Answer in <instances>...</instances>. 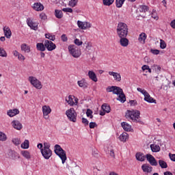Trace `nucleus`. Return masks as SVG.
<instances>
[{"label":"nucleus","mask_w":175,"mask_h":175,"mask_svg":"<svg viewBox=\"0 0 175 175\" xmlns=\"http://www.w3.org/2000/svg\"><path fill=\"white\" fill-rule=\"evenodd\" d=\"M107 92H113V94L116 95H119L117 100H119L120 102H121V103H124V102L126 100V98H125V94L120 87L109 86L107 88Z\"/></svg>","instance_id":"nucleus-1"},{"label":"nucleus","mask_w":175,"mask_h":175,"mask_svg":"<svg viewBox=\"0 0 175 175\" xmlns=\"http://www.w3.org/2000/svg\"><path fill=\"white\" fill-rule=\"evenodd\" d=\"M117 33L119 38H126L128 36V25L124 23H120L117 27Z\"/></svg>","instance_id":"nucleus-2"},{"label":"nucleus","mask_w":175,"mask_h":175,"mask_svg":"<svg viewBox=\"0 0 175 175\" xmlns=\"http://www.w3.org/2000/svg\"><path fill=\"white\" fill-rule=\"evenodd\" d=\"M54 151H55V154H56V155H57L60 159L62 160V163H65V162H66V152H65V150H64V149H62V148H61V146L56 144L54 146Z\"/></svg>","instance_id":"nucleus-3"},{"label":"nucleus","mask_w":175,"mask_h":175,"mask_svg":"<svg viewBox=\"0 0 175 175\" xmlns=\"http://www.w3.org/2000/svg\"><path fill=\"white\" fill-rule=\"evenodd\" d=\"M41 154L44 159H49L53 156V150L50 149V144L44 143L43 148L41 149Z\"/></svg>","instance_id":"nucleus-4"},{"label":"nucleus","mask_w":175,"mask_h":175,"mask_svg":"<svg viewBox=\"0 0 175 175\" xmlns=\"http://www.w3.org/2000/svg\"><path fill=\"white\" fill-rule=\"evenodd\" d=\"M140 117V111L137 110L127 111L126 113V118H130L133 122H139V118Z\"/></svg>","instance_id":"nucleus-5"},{"label":"nucleus","mask_w":175,"mask_h":175,"mask_svg":"<svg viewBox=\"0 0 175 175\" xmlns=\"http://www.w3.org/2000/svg\"><path fill=\"white\" fill-rule=\"evenodd\" d=\"M68 51L74 58H79L81 55V51L75 44L68 46Z\"/></svg>","instance_id":"nucleus-6"},{"label":"nucleus","mask_w":175,"mask_h":175,"mask_svg":"<svg viewBox=\"0 0 175 175\" xmlns=\"http://www.w3.org/2000/svg\"><path fill=\"white\" fill-rule=\"evenodd\" d=\"M66 115L67 118L71 122H77V113L75 110V108H70L66 111Z\"/></svg>","instance_id":"nucleus-7"},{"label":"nucleus","mask_w":175,"mask_h":175,"mask_svg":"<svg viewBox=\"0 0 175 175\" xmlns=\"http://www.w3.org/2000/svg\"><path fill=\"white\" fill-rule=\"evenodd\" d=\"M29 83L31 84L33 87H35L37 90H42L43 88V85H42V82L39 81L36 77H29L28 79Z\"/></svg>","instance_id":"nucleus-8"},{"label":"nucleus","mask_w":175,"mask_h":175,"mask_svg":"<svg viewBox=\"0 0 175 175\" xmlns=\"http://www.w3.org/2000/svg\"><path fill=\"white\" fill-rule=\"evenodd\" d=\"M44 46L48 50V51H53V50H55L57 48V46H55V44H54L53 42L46 40L44 41Z\"/></svg>","instance_id":"nucleus-9"},{"label":"nucleus","mask_w":175,"mask_h":175,"mask_svg":"<svg viewBox=\"0 0 175 175\" xmlns=\"http://www.w3.org/2000/svg\"><path fill=\"white\" fill-rule=\"evenodd\" d=\"M146 160L148 161V162H149L151 166H158V162H157L155 157H154V156H152V154H146Z\"/></svg>","instance_id":"nucleus-10"},{"label":"nucleus","mask_w":175,"mask_h":175,"mask_svg":"<svg viewBox=\"0 0 175 175\" xmlns=\"http://www.w3.org/2000/svg\"><path fill=\"white\" fill-rule=\"evenodd\" d=\"M42 113L44 116V118L45 120H49V115L51 113V108L49 105H44L42 107Z\"/></svg>","instance_id":"nucleus-11"},{"label":"nucleus","mask_w":175,"mask_h":175,"mask_svg":"<svg viewBox=\"0 0 175 175\" xmlns=\"http://www.w3.org/2000/svg\"><path fill=\"white\" fill-rule=\"evenodd\" d=\"M77 25L80 29H87V28H91V23L88 22H83L81 21H77Z\"/></svg>","instance_id":"nucleus-12"},{"label":"nucleus","mask_w":175,"mask_h":175,"mask_svg":"<svg viewBox=\"0 0 175 175\" xmlns=\"http://www.w3.org/2000/svg\"><path fill=\"white\" fill-rule=\"evenodd\" d=\"M32 8L33 10H36V12H43V10H44V5H43L42 3L37 2L33 4Z\"/></svg>","instance_id":"nucleus-13"},{"label":"nucleus","mask_w":175,"mask_h":175,"mask_svg":"<svg viewBox=\"0 0 175 175\" xmlns=\"http://www.w3.org/2000/svg\"><path fill=\"white\" fill-rule=\"evenodd\" d=\"M27 24L29 25V27L31 28V29H33L34 31H36L38 29V23L33 22L31 18H28L27 19Z\"/></svg>","instance_id":"nucleus-14"},{"label":"nucleus","mask_w":175,"mask_h":175,"mask_svg":"<svg viewBox=\"0 0 175 175\" xmlns=\"http://www.w3.org/2000/svg\"><path fill=\"white\" fill-rule=\"evenodd\" d=\"M12 126L14 129H16L17 131H21L23 129V124L21 122H18V120H14L12 122Z\"/></svg>","instance_id":"nucleus-15"},{"label":"nucleus","mask_w":175,"mask_h":175,"mask_svg":"<svg viewBox=\"0 0 175 175\" xmlns=\"http://www.w3.org/2000/svg\"><path fill=\"white\" fill-rule=\"evenodd\" d=\"M101 109L103 111L100 112V116H105L106 113H110L111 108L107 104H103Z\"/></svg>","instance_id":"nucleus-16"},{"label":"nucleus","mask_w":175,"mask_h":175,"mask_svg":"<svg viewBox=\"0 0 175 175\" xmlns=\"http://www.w3.org/2000/svg\"><path fill=\"white\" fill-rule=\"evenodd\" d=\"M88 76L90 80L96 83L98 81V77H96V74L92 70H89L88 73Z\"/></svg>","instance_id":"nucleus-17"},{"label":"nucleus","mask_w":175,"mask_h":175,"mask_svg":"<svg viewBox=\"0 0 175 175\" xmlns=\"http://www.w3.org/2000/svg\"><path fill=\"white\" fill-rule=\"evenodd\" d=\"M7 114L9 117H14V116L20 114V111L18 109H10L7 111Z\"/></svg>","instance_id":"nucleus-18"},{"label":"nucleus","mask_w":175,"mask_h":175,"mask_svg":"<svg viewBox=\"0 0 175 175\" xmlns=\"http://www.w3.org/2000/svg\"><path fill=\"white\" fill-rule=\"evenodd\" d=\"M3 32L5 38L7 39H10L12 38V31L10 30V28L9 27H3Z\"/></svg>","instance_id":"nucleus-19"},{"label":"nucleus","mask_w":175,"mask_h":175,"mask_svg":"<svg viewBox=\"0 0 175 175\" xmlns=\"http://www.w3.org/2000/svg\"><path fill=\"white\" fill-rule=\"evenodd\" d=\"M121 126L126 132H131V129H132V126L128 124L126 122H123L121 123Z\"/></svg>","instance_id":"nucleus-20"},{"label":"nucleus","mask_w":175,"mask_h":175,"mask_svg":"<svg viewBox=\"0 0 175 175\" xmlns=\"http://www.w3.org/2000/svg\"><path fill=\"white\" fill-rule=\"evenodd\" d=\"M109 75L113 76L114 80H116V81H121V75L119 73L109 71Z\"/></svg>","instance_id":"nucleus-21"},{"label":"nucleus","mask_w":175,"mask_h":175,"mask_svg":"<svg viewBox=\"0 0 175 175\" xmlns=\"http://www.w3.org/2000/svg\"><path fill=\"white\" fill-rule=\"evenodd\" d=\"M142 169L144 173H151L152 172V167L147 165V164H144L142 165Z\"/></svg>","instance_id":"nucleus-22"},{"label":"nucleus","mask_w":175,"mask_h":175,"mask_svg":"<svg viewBox=\"0 0 175 175\" xmlns=\"http://www.w3.org/2000/svg\"><path fill=\"white\" fill-rule=\"evenodd\" d=\"M120 43L122 47H126L129 44V40L126 37H122L120 38Z\"/></svg>","instance_id":"nucleus-23"},{"label":"nucleus","mask_w":175,"mask_h":175,"mask_svg":"<svg viewBox=\"0 0 175 175\" xmlns=\"http://www.w3.org/2000/svg\"><path fill=\"white\" fill-rule=\"evenodd\" d=\"M135 157L136 159L139 161V162H144V161H146V156H144V154L142 152L137 153Z\"/></svg>","instance_id":"nucleus-24"},{"label":"nucleus","mask_w":175,"mask_h":175,"mask_svg":"<svg viewBox=\"0 0 175 175\" xmlns=\"http://www.w3.org/2000/svg\"><path fill=\"white\" fill-rule=\"evenodd\" d=\"M21 51H24V53H31V47L27 44H22L21 45Z\"/></svg>","instance_id":"nucleus-25"},{"label":"nucleus","mask_w":175,"mask_h":175,"mask_svg":"<svg viewBox=\"0 0 175 175\" xmlns=\"http://www.w3.org/2000/svg\"><path fill=\"white\" fill-rule=\"evenodd\" d=\"M74 98L75 96L70 95L68 98H66V102H67L70 106H75V101H73Z\"/></svg>","instance_id":"nucleus-26"},{"label":"nucleus","mask_w":175,"mask_h":175,"mask_svg":"<svg viewBox=\"0 0 175 175\" xmlns=\"http://www.w3.org/2000/svg\"><path fill=\"white\" fill-rule=\"evenodd\" d=\"M128 139H129V136L126 133H123L119 137V139L120 140V142H123V143H125L126 140H128Z\"/></svg>","instance_id":"nucleus-27"},{"label":"nucleus","mask_w":175,"mask_h":175,"mask_svg":"<svg viewBox=\"0 0 175 175\" xmlns=\"http://www.w3.org/2000/svg\"><path fill=\"white\" fill-rule=\"evenodd\" d=\"M150 148L152 152H159L161 151V147L155 144H151Z\"/></svg>","instance_id":"nucleus-28"},{"label":"nucleus","mask_w":175,"mask_h":175,"mask_svg":"<svg viewBox=\"0 0 175 175\" xmlns=\"http://www.w3.org/2000/svg\"><path fill=\"white\" fill-rule=\"evenodd\" d=\"M147 39V35H146L145 33H142L139 35V37L138 38L139 42H140V43H146V40Z\"/></svg>","instance_id":"nucleus-29"},{"label":"nucleus","mask_w":175,"mask_h":175,"mask_svg":"<svg viewBox=\"0 0 175 175\" xmlns=\"http://www.w3.org/2000/svg\"><path fill=\"white\" fill-rule=\"evenodd\" d=\"M21 155L26 159H31V153L28 150H22L21 152Z\"/></svg>","instance_id":"nucleus-30"},{"label":"nucleus","mask_w":175,"mask_h":175,"mask_svg":"<svg viewBox=\"0 0 175 175\" xmlns=\"http://www.w3.org/2000/svg\"><path fill=\"white\" fill-rule=\"evenodd\" d=\"M144 100L148 102V103H154V102H155V100H154V98L151 97L148 93L144 96Z\"/></svg>","instance_id":"nucleus-31"},{"label":"nucleus","mask_w":175,"mask_h":175,"mask_svg":"<svg viewBox=\"0 0 175 175\" xmlns=\"http://www.w3.org/2000/svg\"><path fill=\"white\" fill-rule=\"evenodd\" d=\"M77 84L81 88H87L88 87V84L83 80L78 81Z\"/></svg>","instance_id":"nucleus-32"},{"label":"nucleus","mask_w":175,"mask_h":175,"mask_svg":"<svg viewBox=\"0 0 175 175\" xmlns=\"http://www.w3.org/2000/svg\"><path fill=\"white\" fill-rule=\"evenodd\" d=\"M21 148H23L24 150H27L29 148V141L27 139H25L23 144L21 145Z\"/></svg>","instance_id":"nucleus-33"},{"label":"nucleus","mask_w":175,"mask_h":175,"mask_svg":"<svg viewBox=\"0 0 175 175\" xmlns=\"http://www.w3.org/2000/svg\"><path fill=\"white\" fill-rule=\"evenodd\" d=\"M55 16L57 18H62V17H64V14L62 13V10H55Z\"/></svg>","instance_id":"nucleus-34"},{"label":"nucleus","mask_w":175,"mask_h":175,"mask_svg":"<svg viewBox=\"0 0 175 175\" xmlns=\"http://www.w3.org/2000/svg\"><path fill=\"white\" fill-rule=\"evenodd\" d=\"M37 50L40 51H44L46 50V46L43 43H38L36 45Z\"/></svg>","instance_id":"nucleus-35"},{"label":"nucleus","mask_w":175,"mask_h":175,"mask_svg":"<svg viewBox=\"0 0 175 175\" xmlns=\"http://www.w3.org/2000/svg\"><path fill=\"white\" fill-rule=\"evenodd\" d=\"M159 165L161 169H166V167H167V163H166V161L163 160H159Z\"/></svg>","instance_id":"nucleus-36"},{"label":"nucleus","mask_w":175,"mask_h":175,"mask_svg":"<svg viewBox=\"0 0 175 175\" xmlns=\"http://www.w3.org/2000/svg\"><path fill=\"white\" fill-rule=\"evenodd\" d=\"M45 38L46 39H49V40H52L53 42H54V40H55V36L53 35L50 33H46L45 34Z\"/></svg>","instance_id":"nucleus-37"},{"label":"nucleus","mask_w":175,"mask_h":175,"mask_svg":"<svg viewBox=\"0 0 175 175\" xmlns=\"http://www.w3.org/2000/svg\"><path fill=\"white\" fill-rule=\"evenodd\" d=\"M113 3L114 0H103V3L105 6H110L111 5H113Z\"/></svg>","instance_id":"nucleus-38"},{"label":"nucleus","mask_w":175,"mask_h":175,"mask_svg":"<svg viewBox=\"0 0 175 175\" xmlns=\"http://www.w3.org/2000/svg\"><path fill=\"white\" fill-rule=\"evenodd\" d=\"M125 0H116V8H122Z\"/></svg>","instance_id":"nucleus-39"},{"label":"nucleus","mask_w":175,"mask_h":175,"mask_svg":"<svg viewBox=\"0 0 175 175\" xmlns=\"http://www.w3.org/2000/svg\"><path fill=\"white\" fill-rule=\"evenodd\" d=\"M0 57H8V53H6V51L3 49V48L0 46Z\"/></svg>","instance_id":"nucleus-40"},{"label":"nucleus","mask_w":175,"mask_h":175,"mask_svg":"<svg viewBox=\"0 0 175 175\" xmlns=\"http://www.w3.org/2000/svg\"><path fill=\"white\" fill-rule=\"evenodd\" d=\"M7 139L6 134L0 132V142H6Z\"/></svg>","instance_id":"nucleus-41"},{"label":"nucleus","mask_w":175,"mask_h":175,"mask_svg":"<svg viewBox=\"0 0 175 175\" xmlns=\"http://www.w3.org/2000/svg\"><path fill=\"white\" fill-rule=\"evenodd\" d=\"M77 2H79V0H70L69 1L68 5L71 8H75V6H76V5H77Z\"/></svg>","instance_id":"nucleus-42"},{"label":"nucleus","mask_w":175,"mask_h":175,"mask_svg":"<svg viewBox=\"0 0 175 175\" xmlns=\"http://www.w3.org/2000/svg\"><path fill=\"white\" fill-rule=\"evenodd\" d=\"M148 10V7L146 5H141L139 6V12L142 13H146Z\"/></svg>","instance_id":"nucleus-43"},{"label":"nucleus","mask_w":175,"mask_h":175,"mask_svg":"<svg viewBox=\"0 0 175 175\" xmlns=\"http://www.w3.org/2000/svg\"><path fill=\"white\" fill-rule=\"evenodd\" d=\"M84 44H85V49L87 50H88L90 51V50H91V49H92V43L90 42H85L84 43Z\"/></svg>","instance_id":"nucleus-44"},{"label":"nucleus","mask_w":175,"mask_h":175,"mask_svg":"<svg viewBox=\"0 0 175 175\" xmlns=\"http://www.w3.org/2000/svg\"><path fill=\"white\" fill-rule=\"evenodd\" d=\"M12 142L15 146H18L19 144H21V141L18 138H14L12 139Z\"/></svg>","instance_id":"nucleus-45"},{"label":"nucleus","mask_w":175,"mask_h":175,"mask_svg":"<svg viewBox=\"0 0 175 175\" xmlns=\"http://www.w3.org/2000/svg\"><path fill=\"white\" fill-rule=\"evenodd\" d=\"M160 48L163 49H166V42L163 40H160Z\"/></svg>","instance_id":"nucleus-46"},{"label":"nucleus","mask_w":175,"mask_h":175,"mask_svg":"<svg viewBox=\"0 0 175 175\" xmlns=\"http://www.w3.org/2000/svg\"><path fill=\"white\" fill-rule=\"evenodd\" d=\"M86 116H88V117H90V118H93L94 116H92V111L91 109H87Z\"/></svg>","instance_id":"nucleus-47"},{"label":"nucleus","mask_w":175,"mask_h":175,"mask_svg":"<svg viewBox=\"0 0 175 175\" xmlns=\"http://www.w3.org/2000/svg\"><path fill=\"white\" fill-rule=\"evenodd\" d=\"M12 54L14 57H17V58L18 59L20 57V56L21 55V53H20L18 51H12Z\"/></svg>","instance_id":"nucleus-48"},{"label":"nucleus","mask_w":175,"mask_h":175,"mask_svg":"<svg viewBox=\"0 0 175 175\" xmlns=\"http://www.w3.org/2000/svg\"><path fill=\"white\" fill-rule=\"evenodd\" d=\"M62 11L65 12L66 13H72L73 12V10L72 8H63Z\"/></svg>","instance_id":"nucleus-49"},{"label":"nucleus","mask_w":175,"mask_h":175,"mask_svg":"<svg viewBox=\"0 0 175 175\" xmlns=\"http://www.w3.org/2000/svg\"><path fill=\"white\" fill-rule=\"evenodd\" d=\"M74 42L75 44H76L77 46H81V44H83L82 41H80V40H79L78 38L75 39Z\"/></svg>","instance_id":"nucleus-50"},{"label":"nucleus","mask_w":175,"mask_h":175,"mask_svg":"<svg viewBox=\"0 0 175 175\" xmlns=\"http://www.w3.org/2000/svg\"><path fill=\"white\" fill-rule=\"evenodd\" d=\"M152 68H154L155 72H157V73H159V72H161V66H157V65H154L152 66Z\"/></svg>","instance_id":"nucleus-51"},{"label":"nucleus","mask_w":175,"mask_h":175,"mask_svg":"<svg viewBox=\"0 0 175 175\" xmlns=\"http://www.w3.org/2000/svg\"><path fill=\"white\" fill-rule=\"evenodd\" d=\"M40 18H41V20H47V16H46V14L42 12L40 14Z\"/></svg>","instance_id":"nucleus-52"},{"label":"nucleus","mask_w":175,"mask_h":175,"mask_svg":"<svg viewBox=\"0 0 175 175\" xmlns=\"http://www.w3.org/2000/svg\"><path fill=\"white\" fill-rule=\"evenodd\" d=\"M150 52L154 55H158V54L160 53L159 50L158 49H150Z\"/></svg>","instance_id":"nucleus-53"},{"label":"nucleus","mask_w":175,"mask_h":175,"mask_svg":"<svg viewBox=\"0 0 175 175\" xmlns=\"http://www.w3.org/2000/svg\"><path fill=\"white\" fill-rule=\"evenodd\" d=\"M98 153H99V152L98 151V150L96 148H93V150H92L93 157H98Z\"/></svg>","instance_id":"nucleus-54"},{"label":"nucleus","mask_w":175,"mask_h":175,"mask_svg":"<svg viewBox=\"0 0 175 175\" xmlns=\"http://www.w3.org/2000/svg\"><path fill=\"white\" fill-rule=\"evenodd\" d=\"M61 39L62 42H68V37L66 36V34H62L61 36Z\"/></svg>","instance_id":"nucleus-55"},{"label":"nucleus","mask_w":175,"mask_h":175,"mask_svg":"<svg viewBox=\"0 0 175 175\" xmlns=\"http://www.w3.org/2000/svg\"><path fill=\"white\" fill-rule=\"evenodd\" d=\"M130 105L131 106H136V105H137V101H136V100H130Z\"/></svg>","instance_id":"nucleus-56"},{"label":"nucleus","mask_w":175,"mask_h":175,"mask_svg":"<svg viewBox=\"0 0 175 175\" xmlns=\"http://www.w3.org/2000/svg\"><path fill=\"white\" fill-rule=\"evenodd\" d=\"M95 126H96V123L92 122L90 123V128L91 129H94V128H95Z\"/></svg>","instance_id":"nucleus-57"},{"label":"nucleus","mask_w":175,"mask_h":175,"mask_svg":"<svg viewBox=\"0 0 175 175\" xmlns=\"http://www.w3.org/2000/svg\"><path fill=\"white\" fill-rule=\"evenodd\" d=\"M18 59V61H25V57L23 54H21Z\"/></svg>","instance_id":"nucleus-58"},{"label":"nucleus","mask_w":175,"mask_h":175,"mask_svg":"<svg viewBox=\"0 0 175 175\" xmlns=\"http://www.w3.org/2000/svg\"><path fill=\"white\" fill-rule=\"evenodd\" d=\"M82 122L83 124H85V125H88V120L85 119V118H82Z\"/></svg>","instance_id":"nucleus-59"},{"label":"nucleus","mask_w":175,"mask_h":175,"mask_svg":"<svg viewBox=\"0 0 175 175\" xmlns=\"http://www.w3.org/2000/svg\"><path fill=\"white\" fill-rule=\"evenodd\" d=\"M150 66H148V65H144L142 67V70H148V69H149Z\"/></svg>","instance_id":"nucleus-60"},{"label":"nucleus","mask_w":175,"mask_h":175,"mask_svg":"<svg viewBox=\"0 0 175 175\" xmlns=\"http://www.w3.org/2000/svg\"><path fill=\"white\" fill-rule=\"evenodd\" d=\"M109 155H110V157H112V158H114L116 157V154H114V150H110Z\"/></svg>","instance_id":"nucleus-61"},{"label":"nucleus","mask_w":175,"mask_h":175,"mask_svg":"<svg viewBox=\"0 0 175 175\" xmlns=\"http://www.w3.org/2000/svg\"><path fill=\"white\" fill-rule=\"evenodd\" d=\"M170 25L172 27V28H173L174 29H175V19L172 21Z\"/></svg>","instance_id":"nucleus-62"},{"label":"nucleus","mask_w":175,"mask_h":175,"mask_svg":"<svg viewBox=\"0 0 175 175\" xmlns=\"http://www.w3.org/2000/svg\"><path fill=\"white\" fill-rule=\"evenodd\" d=\"M170 158L171 161H173L174 162H175V154H170Z\"/></svg>","instance_id":"nucleus-63"},{"label":"nucleus","mask_w":175,"mask_h":175,"mask_svg":"<svg viewBox=\"0 0 175 175\" xmlns=\"http://www.w3.org/2000/svg\"><path fill=\"white\" fill-rule=\"evenodd\" d=\"M164 175H173V174H172L170 172H164Z\"/></svg>","instance_id":"nucleus-64"}]
</instances>
